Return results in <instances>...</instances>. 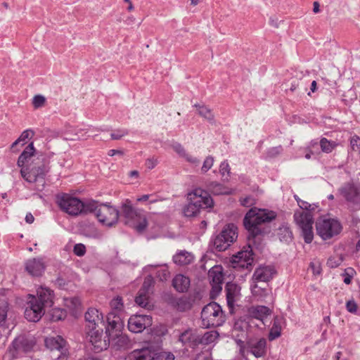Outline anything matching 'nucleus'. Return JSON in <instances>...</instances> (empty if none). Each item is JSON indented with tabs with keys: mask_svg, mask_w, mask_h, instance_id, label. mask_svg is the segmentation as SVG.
Instances as JSON below:
<instances>
[{
	"mask_svg": "<svg viewBox=\"0 0 360 360\" xmlns=\"http://www.w3.org/2000/svg\"><path fill=\"white\" fill-rule=\"evenodd\" d=\"M35 148L31 142L20 155L17 165L20 167L22 177L29 183L36 184L37 191H42L45 186V176L49 171V167L39 160V158L33 159Z\"/></svg>",
	"mask_w": 360,
	"mask_h": 360,
	"instance_id": "1",
	"label": "nucleus"
},
{
	"mask_svg": "<svg viewBox=\"0 0 360 360\" xmlns=\"http://www.w3.org/2000/svg\"><path fill=\"white\" fill-rule=\"evenodd\" d=\"M295 198L300 210L295 212L294 220L302 230L305 243H310L314 238V217L311 211L314 210V207L308 202L301 200L297 195H295Z\"/></svg>",
	"mask_w": 360,
	"mask_h": 360,
	"instance_id": "2",
	"label": "nucleus"
},
{
	"mask_svg": "<svg viewBox=\"0 0 360 360\" xmlns=\"http://www.w3.org/2000/svg\"><path fill=\"white\" fill-rule=\"evenodd\" d=\"M106 333L109 335L110 345L117 349H125L130 347L131 341L127 335L123 334L124 323L115 311L107 316Z\"/></svg>",
	"mask_w": 360,
	"mask_h": 360,
	"instance_id": "3",
	"label": "nucleus"
},
{
	"mask_svg": "<svg viewBox=\"0 0 360 360\" xmlns=\"http://www.w3.org/2000/svg\"><path fill=\"white\" fill-rule=\"evenodd\" d=\"M276 214L274 212L253 207L250 209L245 216L243 223L245 229L249 232V238H255L261 234L262 231L259 226L262 224L269 222L274 219Z\"/></svg>",
	"mask_w": 360,
	"mask_h": 360,
	"instance_id": "4",
	"label": "nucleus"
},
{
	"mask_svg": "<svg viewBox=\"0 0 360 360\" xmlns=\"http://www.w3.org/2000/svg\"><path fill=\"white\" fill-rule=\"evenodd\" d=\"M188 200L189 202L184 208V214L187 217H195L200 212V209L212 207L214 205L208 193L200 188L189 193Z\"/></svg>",
	"mask_w": 360,
	"mask_h": 360,
	"instance_id": "5",
	"label": "nucleus"
},
{
	"mask_svg": "<svg viewBox=\"0 0 360 360\" xmlns=\"http://www.w3.org/2000/svg\"><path fill=\"white\" fill-rule=\"evenodd\" d=\"M58 204L63 211L72 216L86 214L95 209L94 204L91 201L84 202L68 194H63L58 196Z\"/></svg>",
	"mask_w": 360,
	"mask_h": 360,
	"instance_id": "6",
	"label": "nucleus"
},
{
	"mask_svg": "<svg viewBox=\"0 0 360 360\" xmlns=\"http://www.w3.org/2000/svg\"><path fill=\"white\" fill-rule=\"evenodd\" d=\"M201 320L204 328L217 327L224 322L225 316L221 306L213 302L203 307L201 311Z\"/></svg>",
	"mask_w": 360,
	"mask_h": 360,
	"instance_id": "7",
	"label": "nucleus"
},
{
	"mask_svg": "<svg viewBox=\"0 0 360 360\" xmlns=\"http://www.w3.org/2000/svg\"><path fill=\"white\" fill-rule=\"evenodd\" d=\"M316 228L317 234L325 240L338 236L342 229L338 219L327 217L319 218L316 223Z\"/></svg>",
	"mask_w": 360,
	"mask_h": 360,
	"instance_id": "8",
	"label": "nucleus"
},
{
	"mask_svg": "<svg viewBox=\"0 0 360 360\" xmlns=\"http://www.w3.org/2000/svg\"><path fill=\"white\" fill-rule=\"evenodd\" d=\"M122 210L127 223L130 224L138 232L143 231L148 225L147 219L144 214L135 210L129 200L123 204Z\"/></svg>",
	"mask_w": 360,
	"mask_h": 360,
	"instance_id": "9",
	"label": "nucleus"
},
{
	"mask_svg": "<svg viewBox=\"0 0 360 360\" xmlns=\"http://www.w3.org/2000/svg\"><path fill=\"white\" fill-rule=\"evenodd\" d=\"M94 204L95 209L91 212H94L100 223L107 226L115 225L119 218V212L110 204L98 205L95 201H91Z\"/></svg>",
	"mask_w": 360,
	"mask_h": 360,
	"instance_id": "10",
	"label": "nucleus"
},
{
	"mask_svg": "<svg viewBox=\"0 0 360 360\" xmlns=\"http://www.w3.org/2000/svg\"><path fill=\"white\" fill-rule=\"evenodd\" d=\"M45 344L52 354L51 357L56 360H67L68 356V347L65 340L60 335L47 338Z\"/></svg>",
	"mask_w": 360,
	"mask_h": 360,
	"instance_id": "11",
	"label": "nucleus"
},
{
	"mask_svg": "<svg viewBox=\"0 0 360 360\" xmlns=\"http://www.w3.org/2000/svg\"><path fill=\"white\" fill-rule=\"evenodd\" d=\"M88 335L96 352L105 350L110 346L109 335L106 332L103 335V329H96L94 327V328L89 329Z\"/></svg>",
	"mask_w": 360,
	"mask_h": 360,
	"instance_id": "12",
	"label": "nucleus"
},
{
	"mask_svg": "<svg viewBox=\"0 0 360 360\" xmlns=\"http://www.w3.org/2000/svg\"><path fill=\"white\" fill-rule=\"evenodd\" d=\"M152 324L153 319L150 316L134 314L128 320V329L134 333H141Z\"/></svg>",
	"mask_w": 360,
	"mask_h": 360,
	"instance_id": "13",
	"label": "nucleus"
},
{
	"mask_svg": "<svg viewBox=\"0 0 360 360\" xmlns=\"http://www.w3.org/2000/svg\"><path fill=\"white\" fill-rule=\"evenodd\" d=\"M32 299L27 302L25 310V319L32 322H37L41 319L45 313V307L41 304L36 297L32 296Z\"/></svg>",
	"mask_w": 360,
	"mask_h": 360,
	"instance_id": "14",
	"label": "nucleus"
},
{
	"mask_svg": "<svg viewBox=\"0 0 360 360\" xmlns=\"http://www.w3.org/2000/svg\"><path fill=\"white\" fill-rule=\"evenodd\" d=\"M252 251L250 245L244 247L242 250L238 252L236 255H233L231 262L235 268H248L252 264L253 261Z\"/></svg>",
	"mask_w": 360,
	"mask_h": 360,
	"instance_id": "15",
	"label": "nucleus"
},
{
	"mask_svg": "<svg viewBox=\"0 0 360 360\" xmlns=\"http://www.w3.org/2000/svg\"><path fill=\"white\" fill-rule=\"evenodd\" d=\"M152 283L153 278L151 277L145 279L138 295L135 298V302L139 306L146 308L149 305V290Z\"/></svg>",
	"mask_w": 360,
	"mask_h": 360,
	"instance_id": "16",
	"label": "nucleus"
},
{
	"mask_svg": "<svg viewBox=\"0 0 360 360\" xmlns=\"http://www.w3.org/2000/svg\"><path fill=\"white\" fill-rule=\"evenodd\" d=\"M209 277L212 285V292L219 293L222 290L224 276L219 266H214L209 271Z\"/></svg>",
	"mask_w": 360,
	"mask_h": 360,
	"instance_id": "17",
	"label": "nucleus"
},
{
	"mask_svg": "<svg viewBox=\"0 0 360 360\" xmlns=\"http://www.w3.org/2000/svg\"><path fill=\"white\" fill-rule=\"evenodd\" d=\"M276 273L274 267L270 266H259L257 268L252 276V283H266L272 279Z\"/></svg>",
	"mask_w": 360,
	"mask_h": 360,
	"instance_id": "18",
	"label": "nucleus"
},
{
	"mask_svg": "<svg viewBox=\"0 0 360 360\" xmlns=\"http://www.w3.org/2000/svg\"><path fill=\"white\" fill-rule=\"evenodd\" d=\"M154 352L148 347L134 349L130 352L126 360H155Z\"/></svg>",
	"mask_w": 360,
	"mask_h": 360,
	"instance_id": "19",
	"label": "nucleus"
},
{
	"mask_svg": "<svg viewBox=\"0 0 360 360\" xmlns=\"http://www.w3.org/2000/svg\"><path fill=\"white\" fill-rule=\"evenodd\" d=\"M85 320L89 323L88 327L89 329L94 328V327L96 328L99 323L103 322V316L97 309L91 307L86 312Z\"/></svg>",
	"mask_w": 360,
	"mask_h": 360,
	"instance_id": "20",
	"label": "nucleus"
},
{
	"mask_svg": "<svg viewBox=\"0 0 360 360\" xmlns=\"http://www.w3.org/2000/svg\"><path fill=\"white\" fill-rule=\"evenodd\" d=\"M27 271L32 276H40L44 271V264L40 259H31L25 264Z\"/></svg>",
	"mask_w": 360,
	"mask_h": 360,
	"instance_id": "21",
	"label": "nucleus"
},
{
	"mask_svg": "<svg viewBox=\"0 0 360 360\" xmlns=\"http://www.w3.org/2000/svg\"><path fill=\"white\" fill-rule=\"evenodd\" d=\"M37 300L44 307H51L53 304V294L49 288L41 286L37 289Z\"/></svg>",
	"mask_w": 360,
	"mask_h": 360,
	"instance_id": "22",
	"label": "nucleus"
},
{
	"mask_svg": "<svg viewBox=\"0 0 360 360\" xmlns=\"http://www.w3.org/2000/svg\"><path fill=\"white\" fill-rule=\"evenodd\" d=\"M266 340L261 338L257 341H250L249 348L250 352L257 358L264 356L266 354Z\"/></svg>",
	"mask_w": 360,
	"mask_h": 360,
	"instance_id": "23",
	"label": "nucleus"
},
{
	"mask_svg": "<svg viewBox=\"0 0 360 360\" xmlns=\"http://www.w3.org/2000/svg\"><path fill=\"white\" fill-rule=\"evenodd\" d=\"M179 341L184 345L193 347L198 345V335L191 330H187L179 336Z\"/></svg>",
	"mask_w": 360,
	"mask_h": 360,
	"instance_id": "24",
	"label": "nucleus"
},
{
	"mask_svg": "<svg viewBox=\"0 0 360 360\" xmlns=\"http://www.w3.org/2000/svg\"><path fill=\"white\" fill-rule=\"evenodd\" d=\"M172 285L178 292H184L190 286V279L182 274H178L173 278Z\"/></svg>",
	"mask_w": 360,
	"mask_h": 360,
	"instance_id": "25",
	"label": "nucleus"
},
{
	"mask_svg": "<svg viewBox=\"0 0 360 360\" xmlns=\"http://www.w3.org/2000/svg\"><path fill=\"white\" fill-rule=\"evenodd\" d=\"M193 260V256L188 252L181 250L173 257V261L179 265H187Z\"/></svg>",
	"mask_w": 360,
	"mask_h": 360,
	"instance_id": "26",
	"label": "nucleus"
},
{
	"mask_svg": "<svg viewBox=\"0 0 360 360\" xmlns=\"http://www.w3.org/2000/svg\"><path fill=\"white\" fill-rule=\"evenodd\" d=\"M220 234L224 236L227 243L232 244L238 237L237 227L231 224L224 228Z\"/></svg>",
	"mask_w": 360,
	"mask_h": 360,
	"instance_id": "27",
	"label": "nucleus"
},
{
	"mask_svg": "<svg viewBox=\"0 0 360 360\" xmlns=\"http://www.w3.org/2000/svg\"><path fill=\"white\" fill-rule=\"evenodd\" d=\"M249 312L252 317L263 321L270 314V309L265 306H256L251 307Z\"/></svg>",
	"mask_w": 360,
	"mask_h": 360,
	"instance_id": "28",
	"label": "nucleus"
},
{
	"mask_svg": "<svg viewBox=\"0 0 360 360\" xmlns=\"http://www.w3.org/2000/svg\"><path fill=\"white\" fill-rule=\"evenodd\" d=\"M342 193L347 200L350 202H357L359 198V195L357 189L351 185H347L342 189Z\"/></svg>",
	"mask_w": 360,
	"mask_h": 360,
	"instance_id": "29",
	"label": "nucleus"
},
{
	"mask_svg": "<svg viewBox=\"0 0 360 360\" xmlns=\"http://www.w3.org/2000/svg\"><path fill=\"white\" fill-rule=\"evenodd\" d=\"M64 305L69 309L73 315H76L81 309V301L77 297L64 298Z\"/></svg>",
	"mask_w": 360,
	"mask_h": 360,
	"instance_id": "30",
	"label": "nucleus"
},
{
	"mask_svg": "<svg viewBox=\"0 0 360 360\" xmlns=\"http://www.w3.org/2000/svg\"><path fill=\"white\" fill-rule=\"evenodd\" d=\"M13 347L16 351H23V352H27L30 350L32 347L33 344L32 342H29L25 338L23 337H19L16 338L13 342Z\"/></svg>",
	"mask_w": 360,
	"mask_h": 360,
	"instance_id": "31",
	"label": "nucleus"
},
{
	"mask_svg": "<svg viewBox=\"0 0 360 360\" xmlns=\"http://www.w3.org/2000/svg\"><path fill=\"white\" fill-rule=\"evenodd\" d=\"M226 292L228 305L231 307L235 302V297L238 293V286L234 283H229L226 285Z\"/></svg>",
	"mask_w": 360,
	"mask_h": 360,
	"instance_id": "32",
	"label": "nucleus"
},
{
	"mask_svg": "<svg viewBox=\"0 0 360 360\" xmlns=\"http://www.w3.org/2000/svg\"><path fill=\"white\" fill-rule=\"evenodd\" d=\"M219 334L215 330H210L204 333L203 335H198V345H209L214 342L218 338Z\"/></svg>",
	"mask_w": 360,
	"mask_h": 360,
	"instance_id": "33",
	"label": "nucleus"
},
{
	"mask_svg": "<svg viewBox=\"0 0 360 360\" xmlns=\"http://www.w3.org/2000/svg\"><path fill=\"white\" fill-rule=\"evenodd\" d=\"M34 135V131L30 129L24 130L19 138L15 140L11 145V148H15V147L19 144L21 143L22 145H24L27 139H32Z\"/></svg>",
	"mask_w": 360,
	"mask_h": 360,
	"instance_id": "34",
	"label": "nucleus"
},
{
	"mask_svg": "<svg viewBox=\"0 0 360 360\" xmlns=\"http://www.w3.org/2000/svg\"><path fill=\"white\" fill-rule=\"evenodd\" d=\"M195 107L197 108L198 113L200 116L207 120L208 121H212L214 120V114L212 110L208 107L204 105H195Z\"/></svg>",
	"mask_w": 360,
	"mask_h": 360,
	"instance_id": "35",
	"label": "nucleus"
},
{
	"mask_svg": "<svg viewBox=\"0 0 360 360\" xmlns=\"http://www.w3.org/2000/svg\"><path fill=\"white\" fill-rule=\"evenodd\" d=\"M50 320L52 321H58L65 319L67 314L64 309L60 308H53L49 312Z\"/></svg>",
	"mask_w": 360,
	"mask_h": 360,
	"instance_id": "36",
	"label": "nucleus"
},
{
	"mask_svg": "<svg viewBox=\"0 0 360 360\" xmlns=\"http://www.w3.org/2000/svg\"><path fill=\"white\" fill-rule=\"evenodd\" d=\"M231 244L230 243H227L224 236L219 234L214 240V245L218 251H224L226 250Z\"/></svg>",
	"mask_w": 360,
	"mask_h": 360,
	"instance_id": "37",
	"label": "nucleus"
},
{
	"mask_svg": "<svg viewBox=\"0 0 360 360\" xmlns=\"http://www.w3.org/2000/svg\"><path fill=\"white\" fill-rule=\"evenodd\" d=\"M336 146L337 144L335 141H328L326 138H322L320 141V146L321 150L326 153H331L335 149Z\"/></svg>",
	"mask_w": 360,
	"mask_h": 360,
	"instance_id": "38",
	"label": "nucleus"
},
{
	"mask_svg": "<svg viewBox=\"0 0 360 360\" xmlns=\"http://www.w3.org/2000/svg\"><path fill=\"white\" fill-rule=\"evenodd\" d=\"M252 293L259 299L265 297L268 295V290L264 288L259 287L257 283H252L251 285Z\"/></svg>",
	"mask_w": 360,
	"mask_h": 360,
	"instance_id": "39",
	"label": "nucleus"
},
{
	"mask_svg": "<svg viewBox=\"0 0 360 360\" xmlns=\"http://www.w3.org/2000/svg\"><path fill=\"white\" fill-rule=\"evenodd\" d=\"M176 307L179 311H186L192 307V302L189 298L183 297L176 301Z\"/></svg>",
	"mask_w": 360,
	"mask_h": 360,
	"instance_id": "40",
	"label": "nucleus"
},
{
	"mask_svg": "<svg viewBox=\"0 0 360 360\" xmlns=\"http://www.w3.org/2000/svg\"><path fill=\"white\" fill-rule=\"evenodd\" d=\"M278 236L281 241L288 242L292 239V233L287 226H283L279 229Z\"/></svg>",
	"mask_w": 360,
	"mask_h": 360,
	"instance_id": "41",
	"label": "nucleus"
},
{
	"mask_svg": "<svg viewBox=\"0 0 360 360\" xmlns=\"http://www.w3.org/2000/svg\"><path fill=\"white\" fill-rule=\"evenodd\" d=\"M160 200L154 194H145L136 198L137 202L153 204L159 202Z\"/></svg>",
	"mask_w": 360,
	"mask_h": 360,
	"instance_id": "42",
	"label": "nucleus"
},
{
	"mask_svg": "<svg viewBox=\"0 0 360 360\" xmlns=\"http://www.w3.org/2000/svg\"><path fill=\"white\" fill-rule=\"evenodd\" d=\"M207 188L214 195H221L226 193L223 185L217 182H211L208 185Z\"/></svg>",
	"mask_w": 360,
	"mask_h": 360,
	"instance_id": "43",
	"label": "nucleus"
},
{
	"mask_svg": "<svg viewBox=\"0 0 360 360\" xmlns=\"http://www.w3.org/2000/svg\"><path fill=\"white\" fill-rule=\"evenodd\" d=\"M46 98L45 96L38 94L35 95L32 101V104L34 109H39L46 105Z\"/></svg>",
	"mask_w": 360,
	"mask_h": 360,
	"instance_id": "44",
	"label": "nucleus"
},
{
	"mask_svg": "<svg viewBox=\"0 0 360 360\" xmlns=\"http://www.w3.org/2000/svg\"><path fill=\"white\" fill-rule=\"evenodd\" d=\"M219 172L222 176L226 180H228L230 177L231 173V167L227 160H224L221 162L219 166Z\"/></svg>",
	"mask_w": 360,
	"mask_h": 360,
	"instance_id": "45",
	"label": "nucleus"
},
{
	"mask_svg": "<svg viewBox=\"0 0 360 360\" xmlns=\"http://www.w3.org/2000/svg\"><path fill=\"white\" fill-rule=\"evenodd\" d=\"M110 307L113 311L117 312L120 311L123 309L122 299L120 297H117L112 299L110 303Z\"/></svg>",
	"mask_w": 360,
	"mask_h": 360,
	"instance_id": "46",
	"label": "nucleus"
},
{
	"mask_svg": "<svg viewBox=\"0 0 360 360\" xmlns=\"http://www.w3.org/2000/svg\"><path fill=\"white\" fill-rule=\"evenodd\" d=\"M281 327L277 324L276 321H274V325L270 330L269 338L273 340L281 335Z\"/></svg>",
	"mask_w": 360,
	"mask_h": 360,
	"instance_id": "47",
	"label": "nucleus"
},
{
	"mask_svg": "<svg viewBox=\"0 0 360 360\" xmlns=\"http://www.w3.org/2000/svg\"><path fill=\"white\" fill-rule=\"evenodd\" d=\"M342 262V258L341 256L335 255L330 257L327 261V265L330 268H336L339 266Z\"/></svg>",
	"mask_w": 360,
	"mask_h": 360,
	"instance_id": "48",
	"label": "nucleus"
},
{
	"mask_svg": "<svg viewBox=\"0 0 360 360\" xmlns=\"http://www.w3.org/2000/svg\"><path fill=\"white\" fill-rule=\"evenodd\" d=\"M214 158L212 156H207L203 162V165L201 167V171L202 173H206L208 170H210L213 165H214Z\"/></svg>",
	"mask_w": 360,
	"mask_h": 360,
	"instance_id": "49",
	"label": "nucleus"
},
{
	"mask_svg": "<svg viewBox=\"0 0 360 360\" xmlns=\"http://www.w3.org/2000/svg\"><path fill=\"white\" fill-rule=\"evenodd\" d=\"M309 267L312 273L315 276H319L321 274L322 268L321 263L319 261H313L310 263Z\"/></svg>",
	"mask_w": 360,
	"mask_h": 360,
	"instance_id": "50",
	"label": "nucleus"
},
{
	"mask_svg": "<svg viewBox=\"0 0 360 360\" xmlns=\"http://www.w3.org/2000/svg\"><path fill=\"white\" fill-rule=\"evenodd\" d=\"M73 252L78 257H82L86 253V247L82 243H77L74 246Z\"/></svg>",
	"mask_w": 360,
	"mask_h": 360,
	"instance_id": "51",
	"label": "nucleus"
},
{
	"mask_svg": "<svg viewBox=\"0 0 360 360\" xmlns=\"http://www.w3.org/2000/svg\"><path fill=\"white\" fill-rule=\"evenodd\" d=\"M128 134L127 130L126 129H117L115 131H113L111 134V139L113 140H119L122 139L123 136H126Z\"/></svg>",
	"mask_w": 360,
	"mask_h": 360,
	"instance_id": "52",
	"label": "nucleus"
},
{
	"mask_svg": "<svg viewBox=\"0 0 360 360\" xmlns=\"http://www.w3.org/2000/svg\"><path fill=\"white\" fill-rule=\"evenodd\" d=\"M354 269L352 268L347 269L344 274V283L349 285L351 283L352 278L354 274Z\"/></svg>",
	"mask_w": 360,
	"mask_h": 360,
	"instance_id": "53",
	"label": "nucleus"
},
{
	"mask_svg": "<svg viewBox=\"0 0 360 360\" xmlns=\"http://www.w3.org/2000/svg\"><path fill=\"white\" fill-rule=\"evenodd\" d=\"M347 310L352 314H355L357 311V304L354 300H349L346 303Z\"/></svg>",
	"mask_w": 360,
	"mask_h": 360,
	"instance_id": "54",
	"label": "nucleus"
},
{
	"mask_svg": "<svg viewBox=\"0 0 360 360\" xmlns=\"http://www.w3.org/2000/svg\"><path fill=\"white\" fill-rule=\"evenodd\" d=\"M174 150L181 157H184V155H186V153L184 148V147L179 144V143H176L174 145H173L172 146Z\"/></svg>",
	"mask_w": 360,
	"mask_h": 360,
	"instance_id": "55",
	"label": "nucleus"
},
{
	"mask_svg": "<svg viewBox=\"0 0 360 360\" xmlns=\"http://www.w3.org/2000/svg\"><path fill=\"white\" fill-rule=\"evenodd\" d=\"M184 158L186 160L187 162L193 165H198L200 163V160L196 157L188 153H186Z\"/></svg>",
	"mask_w": 360,
	"mask_h": 360,
	"instance_id": "56",
	"label": "nucleus"
},
{
	"mask_svg": "<svg viewBox=\"0 0 360 360\" xmlns=\"http://www.w3.org/2000/svg\"><path fill=\"white\" fill-rule=\"evenodd\" d=\"M158 160L155 158H148L146 161V166L148 169H152L158 165Z\"/></svg>",
	"mask_w": 360,
	"mask_h": 360,
	"instance_id": "57",
	"label": "nucleus"
},
{
	"mask_svg": "<svg viewBox=\"0 0 360 360\" xmlns=\"http://www.w3.org/2000/svg\"><path fill=\"white\" fill-rule=\"evenodd\" d=\"M158 277L161 281L167 280L169 277V272L167 269L164 268L159 271Z\"/></svg>",
	"mask_w": 360,
	"mask_h": 360,
	"instance_id": "58",
	"label": "nucleus"
},
{
	"mask_svg": "<svg viewBox=\"0 0 360 360\" xmlns=\"http://www.w3.org/2000/svg\"><path fill=\"white\" fill-rule=\"evenodd\" d=\"M240 202L242 205L248 207L252 203V200L250 197L241 198Z\"/></svg>",
	"mask_w": 360,
	"mask_h": 360,
	"instance_id": "59",
	"label": "nucleus"
},
{
	"mask_svg": "<svg viewBox=\"0 0 360 360\" xmlns=\"http://www.w3.org/2000/svg\"><path fill=\"white\" fill-rule=\"evenodd\" d=\"M6 317V307L0 305V324L3 323Z\"/></svg>",
	"mask_w": 360,
	"mask_h": 360,
	"instance_id": "60",
	"label": "nucleus"
},
{
	"mask_svg": "<svg viewBox=\"0 0 360 360\" xmlns=\"http://www.w3.org/2000/svg\"><path fill=\"white\" fill-rule=\"evenodd\" d=\"M108 154L109 156H113L115 155H119L120 156H123L124 153L122 150L112 149L108 151Z\"/></svg>",
	"mask_w": 360,
	"mask_h": 360,
	"instance_id": "61",
	"label": "nucleus"
},
{
	"mask_svg": "<svg viewBox=\"0 0 360 360\" xmlns=\"http://www.w3.org/2000/svg\"><path fill=\"white\" fill-rule=\"evenodd\" d=\"M243 327H246V323H243V321H238L234 325V330H240Z\"/></svg>",
	"mask_w": 360,
	"mask_h": 360,
	"instance_id": "62",
	"label": "nucleus"
},
{
	"mask_svg": "<svg viewBox=\"0 0 360 360\" xmlns=\"http://www.w3.org/2000/svg\"><path fill=\"white\" fill-rule=\"evenodd\" d=\"M34 220L33 215L31 213H27L25 216V221L28 224H32Z\"/></svg>",
	"mask_w": 360,
	"mask_h": 360,
	"instance_id": "63",
	"label": "nucleus"
},
{
	"mask_svg": "<svg viewBox=\"0 0 360 360\" xmlns=\"http://www.w3.org/2000/svg\"><path fill=\"white\" fill-rule=\"evenodd\" d=\"M313 11L315 13H317L319 12V4L317 2V1H314V4H313Z\"/></svg>",
	"mask_w": 360,
	"mask_h": 360,
	"instance_id": "64",
	"label": "nucleus"
}]
</instances>
